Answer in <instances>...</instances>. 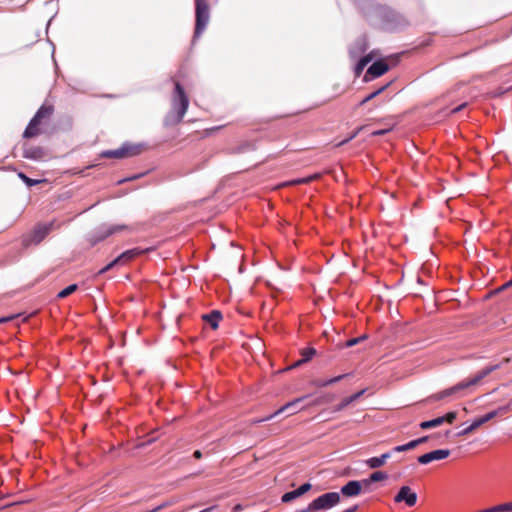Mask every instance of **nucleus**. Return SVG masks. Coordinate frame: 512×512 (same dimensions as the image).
Wrapping results in <instances>:
<instances>
[{
  "label": "nucleus",
  "instance_id": "f257e3e1",
  "mask_svg": "<svg viewBox=\"0 0 512 512\" xmlns=\"http://www.w3.org/2000/svg\"><path fill=\"white\" fill-rule=\"evenodd\" d=\"M500 367V365H489L485 367L484 369L478 371L472 378L463 380L456 385L445 389L439 393H436L432 396L434 400H442L446 397L451 396H462L466 393L468 389H470L473 386L478 385L482 379H484L486 376H488L493 371L497 370Z\"/></svg>",
  "mask_w": 512,
  "mask_h": 512
},
{
  "label": "nucleus",
  "instance_id": "f03ea898",
  "mask_svg": "<svg viewBox=\"0 0 512 512\" xmlns=\"http://www.w3.org/2000/svg\"><path fill=\"white\" fill-rule=\"evenodd\" d=\"M189 105V100L184 92L182 86L176 82L175 91L172 98V109L165 117L164 123L166 126H173L179 124Z\"/></svg>",
  "mask_w": 512,
  "mask_h": 512
},
{
  "label": "nucleus",
  "instance_id": "7ed1b4c3",
  "mask_svg": "<svg viewBox=\"0 0 512 512\" xmlns=\"http://www.w3.org/2000/svg\"><path fill=\"white\" fill-rule=\"evenodd\" d=\"M144 150L142 144L124 143L115 150H106L101 153L103 158L125 159L141 154Z\"/></svg>",
  "mask_w": 512,
  "mask_h": 512
},
{
  "label": "nucleus",
  "instance_id": "20e7f679",
  "mask_svg": "<svg viewBox=\"0 0 512 512\" xmlns=\"http://www.w3.org/2000/svg\"><path fill=\"white\" fill-rule=\"evenodd\" d=\"M195 15V37H198L205 30L210 19V7L206 0H195Z\"/></svg>",
  "mask_w": 512,
  "mask_h": 512
},
{
  "label": "nucleus",
  "instance_id": "39448f33",
  "mask_svg": "<svg viewBox=\"0 0 512 512\" xmlns=\"http://www.w3.org/2000/svg\"><path fill=\"white\" fill-rule=\"evenodd\" d=\"M52 224L37 225L29 233L22 236L21 241L24 247L38 245L50 232Z\"/></svg>",
  "mask_w": 512,
  "mask_h": 512
},
{
  "label": "nucleus",
  "instance_id": "423d86ee",
  "mask_svg": "<svg viewBox=\"0 0 512 512\" xmlns=\"http://www.w3.org/2000/svg\"><path fill=\"white\" fill-rule=\"evenodd\" d=\"M340 502V495L337 492L325 493L310 503V510H326Z\"/></svg>",
  "mask_w": 512,
  "mask_h": 512
},
{
  "label": "nucleus",
  "instance_id": "0eeeda50",
  "mask_svg": "<svg viewBox=\"0 0 512 512\" xmlns=\"http://www.w3.org/2000/svg\"><path fill=\"white\" fill-rule=\"evenodd\" d=\"M143 252H144L143 250H140L138 248L127 250V251L123 252L122 254H120L116 259H114L112 262H110L104 268H102L99 271V274H103V273L107 272L108 270L112 269L116 264H120V263L124 264Z\"/></svg>",
  "mask_w": 512,
  "mask_h": 512
},
{
  "label": "nucleus",
  "instance_id": "6e6552de",
  "mask_svg": "<svg viewBox=\"0 0 512 512\" xmlns=\"http://www.w3.org/2000/svg\"><path fill=\"white\" fill-rule=\"evenodd\" d=\"M396 503L405 502L412 507L417 502V494L411 490L409 486H402L394 498Z\"/></svg>",
  "mask_w": 512,
  "mask_h": 512
},
{
  "label": "nucleus",
  "instance_id": "1a4fd4ad",
  "mask_svg": "<svg viewBox=\"0 0 512 512\" xmlns=\"http://www.w3.org/2000/svg\"><path fill=\"white\" fill-rule=\"evenodd\" d=\"M449 455H450V450H448V449L434 450V451H431L429 453L419 456L418 462L420 464L425 465V464H428L435 460H443V459L447 458Z\"/></svg>",
  "mask_w": 512,
  "mask_h": 512
},
{
  "label": "nucleus",
  "instance_id": "9d476101",
  "mask_svg": "<svg viewBox=\"0 0 512 512\" xmlns=\"http://www.w3.org/2000/svg\"><path fill=\"white\" fill-rule=\"evenodd\" d=\"M498 414V411H491L477 419H475L471 425H469L467 428H465L460 435H467L476 430L481 425L485 424L486 422L492 420L494 417H496Z\"/></svg>",
  "mask_w": 512,
  "mask_h": 512
},
{
  "label": "nucleus",
  "instance_id": "9b49d317",
  "mask_svg": "<svg viewBox=\"0 0 512 512\" xmlns=\"http://www.w3.org/2000/svg\"><path fill=\"white\" fill-rule=\"evenodd\" d=\"M364 486L362 481H349L346 485L341 488V493L346 497H354L361 493L362 487Z\"/></svg>",
  "mask_w": 512,
  "mask_h": 512
},
{
  "label": "nucleus",
  "instance_id": "f8f14e48",
  "mask_svg": "<svg viewBox=\"0 0 512 512\" xmlns=\"http://www.w3.org/2000/svg\"><path fill=\"white\" fill-rule=\"evenodd\" d=\"M389 67L387 63L384 61H376L374 62L367 70V73L364 77L367 80V75H371L372 77H379L388 71Z\"/></svg>",
  "mask_w": 512,
  "mask_h": 512
},
{
  "label": "nucleus",
  "instance_id": "ddd939ff",
  "mask_svg": "<svg viewBox=\"0 0 512 512\" xmlns=\"http://www.w3.org/2000/svg\"><path fill=\"white\" fill-rule=\"evenodd\" d=\"M303 400V398H297L291 402H288L281 408H279L277 411L274 412V415L277 416L285 411L289 412V415L296 414L297 412L301 411L303 408H298V404Z\"/></svg>",
  "mask_w": 512,
  "mask_h": 512
},
{
  "label": "nucleus",
  "instance_id": "4468645a",
  "mask_svg": "<svg viewBox=\"0 0 512 512\" xmlns=\"http://www.w3.org/2000/svg\"><path fill=\"white\" fill-rule=\"evenodd\" d=\"M41 125V122H39L34 117L30 120L28 126L26 127L23 137L24 138H33L38 136L41 133V130L39 126Z\"/></svg>",
  "mask_w": 512,
  "mask_h": 512
},
{
  "label": "nucleus",
  "instance_id": "2eb2a0df",
  "mask_svg": "<svg viewBox=\"0 0 512 512\" xmlns=\"http://www.w3.org/2000/svg\"><path fill=\"white\" fill-rule=\"evenodd\" d=\"M391 457V453L387 452L379 457H372L366 460V464L371 469L382 467L386 461Z\"/></svg>",
  "mask_w": 512,
  "mask_h": 512
},
{
  "label": "nucleus",
  "instance_id": "dca6fc26",
  "mask_svg": "<svg viewBox=\"0 0 512 512\" xmlns=\"http://www.w3.org/2000/svg\"><path fill=\"white\" fill-rule=\"evenodd\" d=\"M367 50V44L364 39H358L349 49L350 56L352 58L359 57L362 53Z\"/></svg>",
  "mask_w": 512,
  "mask_h": 512
},
{
  "label": "nucleus",
  "instance_id": "f3484780",
  "mask_svg": "<svg viewBox=\"0 0 512 512\" xmlns=\"http://www.w3.org/2000/svg\"><path fill=\"white\" fill-rule=\"evenodd\" d=\"M23 156L27 159L41 160L44 157V150L41 147H26Z\"/></svg>",
  "mask_w": 512,
  "mask_h": 512
},
{
  "label": "nucleus",
  "instance_id": "a211bd4d",
  "mask_svg": "<svg viewBox=\"0 0 512 512\" xmlns=\"http://www.w3.org/2000/svg\"><path fill=\"white\" fill-rule=\"evenodd\" d=\"M365 389L349 396V397H346L344 398L335 408V411H341L343 410L344 408H346L348 405H350L352 402L356 401L357 399H359L364 393H365Z\"/></svg>",
  "mask_w": 512,
  "mask_h": 512
},
{
  "label": "nucleus",
  "instance_id": "6ab92c4d",
  "mask_svg": "<svg viewBox=\"0 0 512 512\" xmlns=\"http://www.w3.org/2000/svg\"><path fill=\"white\" fill-rule=\"evenodd\" d=\"M53 114V107L50 105H42L36 114L34 115V118L37 119L39 122L42 123V120L49 119Z\"/></svg>",
  "mask_w": 512,
  "mask_h": 512
},
{
  "label": "nucleus",
  "instance_id": "aec40b11",
  "mask_svg": "<svg viewBox=\"0 0 512 512\" xmlns=\"http://www.w3.org/2000/svg\"><path fill=\"white\" fill-rule=\"evenodd\" d=\"M203 320H205L213 329H217L219 325V321L221 319V313L219 311H212L209 314H205L202 316Z\"/></svg>",
  "mask_w": 512,
  "mask_h": 512
},
{
  "label": "nucleus",
  "instance_id": "412c9836",
  "mask_svg": "<svg viewBox=\"0 0 512 512\" xmlns=\"http://www.w3.org/2000/svg\"><path fill=\"white\" fill-rule=\"evenodd\" d=\"M254 150H256L255 142L244 141V142L240 143L238 146H236L235 148H233L232 152L235 154H240V153H245V152L254 151Z\"/></svg>",
  "mask_w": 512,
  "mask_h": 512
},
{
  "label": "nucleus",
  "instance_id": "4be33fe9",
  "mask_svg": "<svg viewBox=\"0 0 512 512\" xmlns=\"http://www.w3.org/2000/svg\"><path fill=\"white\" fill-rule=\"evenodd\" d=\"M388 478V475L382 471H376L368 479L363 480L364 486H369L372 482L382 481Z\"/></svg>",
  "mask_w": 512,
  "mask_h": 512
},
{
  "label": "nucleus",
  "instance_id": "5701e85b",
  "mask_svg": "<svg viewBox=\"0 0 512 512\" xmlns=\"http://www.w3.org/2000/svg\"><path fill=\"white\" fill-rule=\"evenodd\" d=\"M442 424H443V418L437 417L432 420L421 422L420 428L426 430V429L438 427Z\"/></svg>",
  "mask_w": 512,
  "mask_h": 512
},
{
  "label": "nucleus",
  "instance_id": "b1692460",
  "mask_svg": "<svg viewBox=\"0 0 512 512\" xmlns=\"http://www.w3.org/2000/svg\"><path fill=\"white\" fill-rule=\"evenodd\" d=\"M501 511H512V502L500 504V505L485 509L481 512H501Z\"/></svg>",
  "mask_w": 512,
  "mask_h": 512
},
{
  "label": "nucleus",
  "instance_id": "393cba45",
  "mask_svg": "<svg viewBox=\"0 0 512 512\" xmlns=\"http://www.w3.org/2000/svg\"><path fill=\"white\" fill-rule=\"evenodd\" d=\"M315 353H316V351L314 348H306V349L302 350V353H301L302 359L297 362V365L310 360L315 355Z\"/></svg>",
  "mask_w": 512,
  "mask_h": 512
},
{
  "label": "nucleus",
  "instance_id": "a878e982",
  "mask_svg": "<svg viewBox=\"0 0 512 512\" xmlns=\"http://www.w3.org/2000/svg\"><path fill=\"white\" fill-rule=\"evenodd\" d=\"M388 87V84L387 85H384L382 87H380L379 89L375 90L374 92L370 93L368 96H366L361 102H360V105H364L366 104L367 102H369L370 100L374 99L375 97H377L378 95H380L386 88Z\"/></svg>",
  "mask_w": 512,
  "mask_h": 512
},
{
  "label": "nucleus",
  "instance_id": "bb28decb",
  "mask_svg": "<svg viewBox=\"0 0 512 512\" xmlns=\"http://www.w3.org/2000/svg\"><path fill=\"white\" fill-rule=\"evenodd\" d=\"M344 377H346V374H342V375L336 376V377L331 378V379H328V380L317 381V382H316V385H317V386H319V387H325V386H328V385L334 384V383H336V382H339V381H340V380H342Z\"/></svg>",
  "mask_w": 512,
  "mask_h": 512
},
{
  "label": "nucleus",
  "instance_id": "cd10ccee",
  "mask_svg": "<svg viewBox=\"0 0 512 512\" xmlns=\"http://www.w3.org/2000/svg\"><path fill=\"white\" fill-rule=\"evenodd\" d=\"M77 288H78L77 284H71L68 287H66L65 289H63L62 291H60L58 293L57 297L60 299H63L65 297L69 296L70 294H72L73 292H75L77 290Z\"/></svg>",
  "mask_w": 512,
  "mask_h": 512
},
{
  "label": "nucleus",
  "instance_id": "c85d7f7f",
  "mask_svg": "<svg viewBox=\"0 0 512 512\" xmlns=\"http://www.w3.org/2000/svg\"><path fill=\"white\" fill-rule=\"evenodd\" d=\"M19 178L28 186V187H31V186H34L38 183H41V182H45L46 180H35V179H31L29 178L28 176H26L24 173L20 172L18 174Z\"/></svg>",
  "mask_w": 512,
  "mask_h": 512
},
{
  "label": "nucleus",
  "instance_id": "c756f323",
  "mask_svg": "<svg viewBox=\"0 0 512 512\" xmlns=\"http://www.w3.org/2000/svg\"><path fill=\"white\" fill-rule=\"evenodd\" d=\"M298 497H300V494H298V491H297V489H296V490H293V491H290V492L285 493V494L282 496L281 500H282V502H284V503H288V502H290V501H292V500H294V499H296V498H298Z\"/></svg>",
  "mask_w": 512,
  "mask_h": 512
},
{
  "label": "nucleus",
  "instance_id": "7c9ffc66",
  "mask_svg": "<svg viewBox=\"0 0 512 512\" xmlns=\"http://www.w3.org/2000/svg\"><path fill=\"white\" fill-rule=\"evenodd\" d=\"M319 177V174H314V175H311V176H308V177H305V178H299V179H296V180H293L290 182V184H307L315 179H317Z\"/></svg>",
  "mask_w": 512,
  "mask_h": 512
},
{
  "label": "nucleus",
  "instance_id": "2f4dec72",
  "mask_svg": "<svg viewBox=\"0 0 512 512\" xmlns=\"http://www.w3.org/2000/svg\"><path fill=\"white\" fill-rule=\"evenodd\" d=\"M415 448V444L413 443V440L406 443V444H403V445H399V446H396L393 448V451L395 452H404V451H408V450H411V449H414Z\"/></svg>",
  "mask_w": 512,
  "mask_h": 512
},
{
  "label": "nucleus",
  "instance_id": "473e14b6",
  "mask_svg": "<svg viewBox=\"0 0 512 512\" xmlns=\"http://www.w3.org/2000/svg\"><path fill=\"white\" fill-rule=\"evenodd\" d=\"M364 339H366V336L363 335V336H360V337H356V338H352L350 340H348L345 344L346 347H352L358 343H360L361 341H363Z\"/></svg>",
  "mask_w": 512,
  "mask_h": 512
},
{
  "label": "nucleus",
  "instance_id": "72a5a7b5",
  "mask_svg": "<svg viewBox=\"0 0 512 512\" xmlns=\"http://www.w3.org/2000/svg\"><path fill=\"white\" fill-rule=\"evenodd\" d=\"M457 417V413L456 412H448L446 415L444 416H441L440 418H443V423L444 422H447V423H452Z\"/></svg>",
  "mask_w": 512,
  "mask_h": 512
},
{
  "label": "nucleus",
  "instance_id": "f704fd0d",
  "mask_svg": "<svg viewBox=\"0 0 512 512\" xmlns=\"http://www.w3.org/2000/svg\"><path fill=\"white\" fill-rule=\"evenodd\" d=\"M124 228H125V226H111V227H110V228H109V229L104 233V235L102 236V238H105V237H107V236H109V235H112V234H114L115 232H118V231H120V230H122V229H124Z\"/></svg>",
  "mask_w": 512,
  "mask_h": 512
},
{
  "label": "nucleus",
  "instance_id": "c9c22d12",
  "mask_svg": "<svg viewBox=\"0 0 512 512\" xmlns=\"http://www.w3.org/2000/svg\"><path fill=\"white\" fill-rule=\"evenodd\" d=\"M371 58L363 57L357 64V72H361L363 68L370 62Z\"/></svg>",
  "mask_w": 512,
  "mask_h": 512
},
{
  "label": "nucleus",
  "instance_id": "e433bc0d",
  "mask_svg": "<svg viewBox=\"0 0 512 512\" xmlns=\"http://www.w3.org/2000/svg\"><path fill=\"white\" fill-rule=\"evenodd\" d=\"M364 127L361 126V127H358L351 135L350 137H348L347 139L341 141L338 145L341 146L345 143H348L349 141H351L352 139H354L358 134L359 132L363 129Z\"/></svg>",
  "mask_w": 512,
  "mask_h": 512
},
{
  "label": "nucleus",
  "instance_id": "4c0bfd02",
  "mask_svg": "<svg viewBox=\"0 0 512 512\" xmlns=\"http://www.w3.org/2000/svg\"><path fill=\"white\" fill-rule=\"evenodd\" d=\"M274 417H275V415H274V413H273V414H271V415H269V416H267V417H264V418L253 419V420H251V425H257V424H260V423L265 422V421H268V420H270V419H272V418H274Z\"/></svg>",
  "mask_w": 512,
  "mask_h": 512
},
{
  "label": "nucleus",
  "instance_id": "58836bf2",
  "mask_svg": "<svg viewBox=\"0 0 512 512\" xmlns=\"http://www.w3.org/2000/svg\"><path fill=\"white\" fill-rule=\"evenodd\" d=\"M311 484L310 483H304L303 485H301L297 491H298V494H300V496H302L303 494H305L306 492H308L310 489H311Z\"/></svg>",
  "mask_w": 512,
  "mask_h": 512
},
{
  "label": "nucleus",
  "instance_id": "ea45409f",
  "mask_svg": "<svg viewBox=\"0 0 512 512\" xmlns=\"http://www.w3.org/2000/svg\"><path fill=\"white\" fill-rule=\"evenodd\" d=\"M391 129L390 128H387V129H381V130H376L374 132H372V136H381V135H385L386 133H388Z\"/></svg>",
  "mask_w": 512,
  "mask_h": 512
},
{
  "label": "nucleus",
  "instance_id": "a19ab883",
  "mask_svg": "<svg viewBox=\"0 0 512 512\" xmlns=\"http://www.w3.org/2000/svg\"><path fill=\"white\" fill-rule=\"evenodd\" d=\"M428 438H429V436H424V437H421V438H419V439L413 440V443L415 444V448H416L418 445H420V444H422V443L426 442V441L428 440Z\"/></svg>",
  "mask_w": 512,
  "mask_h": 512
},
{
  "label": "nucleus",
  "instance_id": "79ce46f5",
  "mask_svg": "<svg viewBox=\"0 0 512 512\" xmlns=\"http://www.w3.org/2000/svg\"><path fill=\"white\" fill-rule=\"evenodd\" d=\"M16 316L15 315H11V316H8V317H2L0 318V324L2 323H6L8 321H11L12 319H14Z\"/></svg>",
  "mask_w": 512,
  "mask_h": 512
},
{
  "label": "nucleus",
  "instance_id": "37998d69",
  "mask_svg": "<svg viewBox=\"0 0 512 512\" xmlns=\"http://www.w3.org/2000/svg\"><path fill=\"white\" fill-rule=\"evenodd\" d=\"M193 456L196 458V459H200L202 457V453L200 450H196L194 453H193Z\"/></svg>",
  "mask_w": 512,
  "mask_h": 512
},
{
  "label": "nucleus",
  "instance_id": "c03bdc74",
  "mask_svg": "<svg viewBox=\"0 0 512 512\" xmlns=\"http://www.w3.org/2000/svg\"><path fill=\"white\" fill-rule=\"evenodd\" d=\"M297 512H316V511L315 510H310V504H309L306 508H304L302 510H299Z\"/></svg>",
  "mask_w": 512,
  "mask_h": 512
},
{
  "label": "nucleus",
  "instance_id": "a18cd8bd",
  "mask_svg": "<svg viewBox=\"0 0 512 512\" xmlns=\"http://www.w3.org/2000/svg\"><path fill=\"white\" fill-rule=\"evenodd\" d=\"M464 106H465V104L459 105L458 107L454 108L451 112L456 113V112L460 111Z\"/></svg>",
  "mask_w": 512,
  "mask_h": 512
},
{
  "label": "nucleus",
  "instance_id": "49530a36",
  "mask_svg": "<svg viewBox=\"0 0 512 512\" xmlns=\"http://www.w3.org/2000/svg\"><path fill=\"white\" fill-rule=\"evenodd\" d=\"M356 509H357V506H354L352 508H348V509L344 510L343 512H355Z\"/></svg>",
  "mask_w": 512,
  "mask_h": 512
},
{
  "label": "nucleus",
  "instance_id": "de8ad7c7",
  "mask_svg": "<svg viewBox=\"0 0 512 512\" xmlns=\"http://www.w3.org/2000/svg\"><path fill=\"white\" fill-rule=\"evenodd\" d=\"M241 509V505L237 504L235 507H234V511H238Z\"/></svg>",
  "mask_w": 512,
  "mask_h": 512
},
{
  "label": "nucleus",
  "instance_id": "09e8293b",
  "mask_svg": "<svg viewBox=\"0 0 512 512\" xmlns=\"http://www.w3.org/2000/svg\"><path fill=\"white\" fill-rule=\"evenodd\" d=\"M210 510H212V508H207V509H204V510H202L200 512H209Z\"/></svg>",
  "mask_w": 512,
  "mask_h": 512
}]
</instances>
